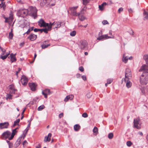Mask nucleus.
<instances>
[{
  "label": "nucleus",
  "mask_w": 148,
  "mask_h": 148,
  "mask_svg": "<svg viewBox=\"0 0 148 148\" xmlns=\"http://www.w3.org/2000/svg\"><path fill=\"white\" fill-rule=\"evenodd\" d=\"M140 82L143 85H146L148 82V74L143 73L140 77Z\"/></svg>",
  "instance_id": "obj_1"
},
{
  "label": "nucleus",
  "mask_w": 148,
  "mask_h": 148,
  "mask_svg": "<svg viewBox=\"0 0 148 148\" xmlns=\"http://www.w3.org/2000/svg\"><path fill=\"white\" fill-rule=\"evenodd\" d=\"M29 14L34 17L36 16L37 10L36 7H30L28 9Z\"/></svg>",
  "instance_id": "obj_2"
},
{
  "label": "nucleus",
  "mask_w": 148,
  "mask_h": 148,
  "mask_svg": "<svg viewBox=\"0 0 148 148\" xmlns=\"http://www.w3.org/2000/svg\"><path fill=\"white\" fill-rule=\"evenodd\" d=\"M52 26L54 28L59 27L61 26V24L59 22H54L52 23H50L48 27V30H51Z\"/></svg>",
  "instance_id": "obj_3"
},
{
  "label": "nucleus",
  "mask_w": 148,
  "mask_h": 148,
  "mask_svg": "<svg viewBox=\"0 0 148 148\" xmlns=\"http://www.w3.org/2000/svg\"><path fill=\"white\" fill-rule=\"evenodd\" d=\"M132 77V73L131 71L129 69H126L125 71V77L124 79H125V80L127 79H130Z\"/></svg>",
  "instance_id": "obj_4"
},
{
  "label": "nucleus",
  "mask_w": 148,
  "mask_h": 148,
  "mask_svg": "<svg viewBox=\"0 0 148 148\" xmlns=\"http://www.w3.org/2000/svg\"><path fill=\"white\" fill-rule=\"evenodd\" d=\"M87 42L85 40H82L79 44V48L81 49H84L87 45Z\"/></svg>",
  "instance_id": "obj_5"
},
{
  "label": "nucleus",
  "mask_w": 148,
  "mask_h": 148,
  "mask_svg": "<svg viewBox=\"0 0 148 148\" xmlns=\"http://www.w3.org/2000/svg\"><path fill=\"white\" fill-rule=\"evenodd\" d=\"M38 25L40 27H46L47 26L48 27H48L49 26V24L48 23H47L45 22L42 19H41L38 22Z\"/></svg>",
  "instance_id": "obj_6"
},
{
  "label": "nucleus",
  "mask_w": 148,
  "mask_h": 148,
  "mask_svg": "<svg viewBox=\"0 0 148 148\" xmlns=\"http://www.w3.org/2000/svg\"><path fill=\"white\" fill-rule=\"evenodd\" d=\"M77 7H73L71 8L70 10L71 12V14L73 16H78L80 15L79 13H77L76 11V9Z\"/></svg>",
  "instance_id": "obj_7"
},
{
  "label": "nucleus",
  "mask_w": 148,
  "mask_h": 148,
  "mask_svg": "<svg viewBox=\"0 0 148 148\" xmlns=\"http://www.w3.org/2000/svg\"><path fill=\"white\" fill-rule=\"evenodd\" d=\"M21 81L23 85H25L27 84L28 80L27 78L25 76L23 75Z\"/></svg>",
  "instance_id": "obj_8"
},
{
  "label": "nucleus",
  "mask_w": 148,
  "mask_h": 148,
  "mask_svg": "<svg viewBox=\"0 0 148 148\" xmlns=\"http://www.w3.org/2000/svg\"><path fill=\"white\" fill-rule=\"evenodd\" d=\"M110 38H114V36L112 37L109 36L107 35H104L101 36L97 38V40H100L103 39H108Z\"/></svg>",
  "instance_id": "obj_9"
},
{
  "label": "nucleus",
  "mask_w": 148,
  "mask_h": 148,
  "mask_svg": "<svg viewBox=\"0 0 148 148\" xmlns=\"http://www.w3.org/2000/svg\"><path fill=\"white\" fill-rule=\"evenodd\" d=\"M11 134V133L10 132L7 131L4 132L2 134V136L3 138H8L10 140L9 138L11 137V136H10Z\"/></svg>",
  "instance_id": "obj_10"
},
{
  "label": "nucleus",
  "mask_w": 148,
  "mask_h": 148,
  "mask_svg": "<svg viewBox=\"0 0 148 148\" xmlns=\"http://www.w3.org/2000/svg\"><path fill=\"white\" fill-rule=\"evenodd\" d=\"M10 92V94L14 93L15 91L16 90L15 89L14 85L13 84L10 85L9 86Z\"/></svg>",
  "instance_id": "obj_11"
},
{
  "label": "nucleus",
  "mask_w": 148,
  "mask_h": 148,
  "mask_svg": "<svg viewBox=\"0 0 148 148\" xmlns=\"http://www.w3.org/2000/svg\"><path fill=\"white\" fill-rule=\"evenodd\" d=\"M42 94L45 97L47 98V95L49 94L50 93V90L49 89H46L42 91Z\"/></svg>",
  "instance_id": "obj_12"
},
{
  "label": "nucleus",
  "mask_w": 148,
  "mask_h": 148,
  "mask_svg": "<svg viewBox=\"0 0 148 148\" xmlns=\"http://www.w3.org/2000/svg\"><path fill=\"white\" fill-rule=\"evenodd\" d=\"M9 125V123L8 122H5L0 124V128L3 129L8 128Z\"/></svg>",
  "instance_id": "obj_13"
},
{
  "label": "nucleus",
  "mask_w": 148,
  "mask_h": 148,
  "mask_svg": "<svg viewBox=\"0 0 148 148\" xmlns=\"http://www.w3.org/2000/svg\"><path fill=\"white\" fill-rule=\"evenodd\" d=\"M29 85L32 91H34L36 89V85L34 83H29Z\"/></svg>",
  "instance_id": "obj_14"
},
{
  "label": "nucleus",
  "mask_w": 148,
  "mask_h": 148,
  "mask_svg": "<svg viewBox=\"0 0 148 148\" xmlns=\"http://www.w3.org/2000/svg\"><path fill=\"white\" fill-rule=\"evenodd\" d=\"M130 79H127L125 80V79H124L125 82L126 83V86L127 88H129L131 87L132 83L129 80Z\"/></svg>",
  "instance_id": "obj_15"
},
{
  "label": "nucleus",
  "mask_w": 148,
  "mask_h": 148,
  "mask_svg": "<svg viewBox=\"0 0 148 148\" xmlns=\"http://www.w3.org/2000/svg\"><path fill=\"white\" fill-rule=\"evenodd\" d=\"M16 55V54H13L12 53L10 54V61L12 63L15 62L16 61V59L15 57Z\"/></svg>",
  "instance_id": "obj_16"
},
{
  "label": "nucleus",
  "mask_w": 148,
  "mask_h": 148,
  "mask_svg": "<svg viewBox=\"0 0 148 148\" xmlns=\"http://www.w3.org/2000/svg\"><path fill=\"white\" fill-rule=\"evenodd\" d=\"M52 134L51 133H49L47 136H46L44 138V141L45 142L47 141L49 142L51 140V136Z\"/></svg>",
  "instance_id": "obj_17"
},
{
  "label": "nucleus",
  "mask_w": 148,
  "mask_h": 148,
  "mask_svg": "<svg viewBox=\"0 0 148 148\" xmlns=\"http://www.w3.org/2000/svg\"><path fill=\"white\" fill-rule=\"evenodd\" d=\"M141 71H145L148 72V65L144 64L143 65L140 69Z\"/></svg>",
  "instance_id": "obj_18"
},
{
  "label": "nucleus",
  "mask_w": 148,
  "mask_h": 148,
  "mask_svg": "<svg viewBox=\"0 0 148 148\" xmlns=\"http://www.w3.org/2000/svg\"><path fill=\"white\" fill-rule=\"evenodd\" d=\"M37 35L34 34H31L28 37V38L31 41H33L36 39L37 38Z\"/></svg>",
  "instance_id": "obj_19"
},
{
  "label": "nucleus",
  "mask_w": 148,
  "mask_h": 148,
  "mask_svg": "<svg viewBox=\"0 0 148 148\" xmlns=\"http://www.w3.org/2000/svg\"><path fill=\"white\" fill-rule=\"evenodd\" d=\"M143 14L144 19L145 20H148V11L144 10Z\"/></svg>",
  "instance_id": "obj_20"
},
{
  "label": "nucleus",
  "mask_w": 148,
  "mask_h": 148,
  "mask_svg": "<svg viewBox=\"0 0 148 148\" xmlns=\"http://www.w3.org/2000/svg\"><path fill=\"white\" fill-rule=\"evenodd\" d=\"M18 129V128H16L15 129L12 130V134L11 135V137L9 138L10 140L12 139L14 137V136L17 132L16 130Z\"/></svg>",
  "instance_id": "obj_21"
},
{
  "label": "nucleus",
  "mask_w": 148,
  "mask_h": 148,
  "mask_svg": "<svg viewBox=\"0 0 148 148\" xmlns=\"http://www.w3.org/2000/svg\"><path fill=\"white\" fill-rule=\"evenodd\" d=\"M73 96L72 95L67 96L64 99V101H67L69 99L72 100L73 98Z\"/></svg>",
  "instance_id": "obj_22"
},
{
  "label": "nucleus",
  "mask_w": 148,
  "mask_h": 148,
  "mask_svg": "<svg viewBox=\"0 0 148 148\" xmlns=\"http://www.w3.org/2000/svg\"><path fill=\"white\" fill-rule=\"evenodd\" d=\"M10 51H9L6 54V55L5 56H3V55H0V58L2 59L3 60H5L6 59L8 56L10 55Z\"/></svg>",
  "instance_id": "obj_23"
},
{
  "label": "nucleus",
  "mask_w": 148,
  "mask_h": 148,
  "mask_svg": "<svg viewBox=\"0 0 148 148\" xmlns=\"http://www.w3.org/2000/svg\"><path fill=\"white\" fill-rule=\"evenodd\" d=\"M21 14L25 16L29 14V12L27 9H24L21 11Z\"/></svg>",
  "instance_id": "obj_24"
},
{
  "label": "nucleus",
  "mask_w": 148,
  "mask_h": 148,
  "mask_svg": "<svg viewBox=\"0 0 148 148\" xmlns=\"http://www.w3.org/2000/svg\"><path fill=\"white\" fill-rule=\"evenodd\" d=\"M134 127L137 129L138 128V121L137 119H134Z\"/></svg>",
  "instance_id": "obj_25"
},
{
  "label": "nucleus",
  "mask_w": 148,
  "mask_h": 148,
  "mask_svg": "<svg viewBox=\"0 0 148 148\" xmlns=\"http://www.w3.org/2000/svg\"><path fill=\"white\" fill-rule=\"evenodd\" d=\"M128 60V58L127 56H125V53L123 54V57L122 59V61L125 63H126Z\"/></svg>",
  "instance_id": "obj_26"
},
{
  "label": "nucleus",
  "mask_w": 148,
  "mask_h": 148,
  "mask_svg": "<svg viewBox=\"0 0 148 148\" xmlns=\"http://www.w3.org/2000/svg\"><path fill=\"white\" fill-rule=\"evenodd\" d=\"M49 42V41L48 40H47V41H44L43 42V44L41 45V47H42V49H45L46 48H47L48 47H49V46H50V44H48V45H45V44H44V43H45V42Z\"/></svg>",
  "instance_id": "obj_27"
},
{
  "label": "nucleus",
  "mask_w": 148,
  "mask_h": 148,
  "mask_svg": "<svg viewBox=\"0 0 148 148\" xmlns=\"http://www.w3.org/2000/svg\"><path fill=\"white\" fill-rule=\"evenodd\" d=\"M80 128V126L78 124H76L74 126V130L76 131H78Z\"/></svg>",
  "instance_id": "obj_28"
},
{
  "label": "nucleus",
  "mask_w": 148,
  "mask_h": 148,
  "mask_svg": "<svg viewBox=\"0 0 148 148\" xmlns=\"http://www.w3.org/2000/svg\"><path fill=\"white\" fill-rule=\"evenodd\" d=\"M5 22L8 23L10 22V20L12 21L13 19L12 16V15H10V16L9 18H5Z\"/></svg>",
  "instance_id": "obj_29"
},
{
  "label": "nucleus",
  "mask_w": 148,
  "mask_h": 148,
  "mask_svg": "<svg viewBox=\"0 0 148 148\" xmlns=\"http://www.w3.org/2000/svg\"><path fill=\"white\" fill-rule=\"evenodd\" d=\"M143 59L145 60L146 64H148V55L144 56Z\"/></svg>",
  "instance_id": "obj_30"
},
{
  "label": "nucleus",
  "mask_w": 148,
  "mask_h": 148,
  "mask_svg": "<svg viewBox=\"0 0 148 148\" xmlns=\"http://www.w3.org/2000/svg\"><path fill=\"white\" fill-rule=\"evenodd\" d=\"M1 8H2L3 10H5V9L6 5H5V3L2 2L1 4Z\"/></svg>",
  "instance_id": "obj_31"
},
{
  "label": "nucleus",
  "mask_w": 148,
  "mask_h": 148,
  "mask_svg": "<svg viewBox=\"0 0 148 148\" xmlns=\"http://www.w3.org/2000/svg\"><path fill=\"white\" fill-rule=\"evenodd\" d=\"M83 4L86 5L91 0H82Z\"/></svg>",
  "instance_id": "obj_32"
},
{
  "label": "nucleus",
  "mask_w": 148,
  "mask_h": 148,
  "mask_svg": "<svg viewBox=\"0 0 148 148\" xmlns=\"http://www.w3.org/2000/svg\"><path fill=\"white\" fill-rule=\"evenodd\" d=\"M48 31L49 30H48V28L47 29L45 28L43 29H41V30H40V31L41 32H44L45 33H48Z\"/></svg>",
  "instance_id": "obj_33"
},
{
  "label": "nucleus",
  "mask_w": 148,
  "mask_h": 148,
  "mask_svg": "<svg viewBox=\"0 0 148 148\" xmlns=\"http://www.w3.org/2000/svg\"><path fill=\"white\" fill-rule=\"evenodd\" d=\"M12 95H11L10 93V94H8L6 95V99L7 100L8 99H12Z\"/></svg>",
  "instance_id": "obj_34"
},
{
  "label": "nucleus",
  "mask_w": 148,
  "mask_h": 148,
  "mask_svg": "<svg viewBox=\"0 0 148 148\" xmlns=\"http://www.w3.org/2000/svg\"><path fill=\"white\" fill-rule=\"evenodd\" d=\"M113 134L112 133H110L108 136V138L110 139H112L113 137Z\"/></svg>",
  "instance_id": "obj_35"
},
{
  "label": "nucleus",
  "mask_w": 148,
  "mask_h": 148,
  "mask_svg": "<svg viewBox=\"0 0 148 148\" xmlns=\"http://www.w3.org/2000/svg\"><path fill=\"white\" fill-rule=\"evenodd\" d=\"M92 93L91 92H88L86 94V96L87 98L88 99H89L91 97L92 95Z\"/></svg>",
  "instance_id": "obj_36"
},
{
  "label": "nucleus",
  "mask_w": 148,
  "mask_h": 148,
  "mask_svg": "<svg viewBox=\"0 0 148 148\" xmlns=\"http://www.w3.org/2000/svg\"><path fill=\"white\" fill-rule=\"evenodd\" d=\"M45 108V106L43 105H42L40 106L38 108V110L39 111H40L42 110Z\"/></svg>",
  "instance_id": "obj_37"
},
{
  "label": "nucleus",
  "mask_w": 148,
  "mask_h": 148,
  "mask_svg": "<svg viewBox=\"0 0 148 148\" xmlns=\"http://www.w3.org/2000/svg\"><path fill=\"white\" fill-rule=\"evenodd\" d=\"M20 119H18L16 120L14 122V123L13 125V126H14L18 124V123H19L20 121Z\"/></svg>",
  "instance_id": "obj_38"
},
{
  "label": "nucleus",
  "mask_w": 148,
  "mask_h": 148,
  "mask_svg": "<svg viewBox=\"0 0 148 148\" xmlns=\"http://www.w3.org/2000/svg\"><path fill=\"white\" fill-rule=\"evenodd\" d=\"M85 17L83 16H79V19L82 21L84 20L85 19Z\"/></svg>",
  "instance_id": "obj_39"
},
{
  "label": "nucleus",
  "mask_w": 148,
  "mask_h": 148,
  "mask_svg": "<svg viewBox=\"0 0 148 148\" xmlns=\"http://www.w3.org/2000/svg\"><path fill=\"white\" fill-rule=\"evenodd\" d=\"M98 131V129L97 127H95L94 128L93 132L94 133H96V134H97V132Z\"/></svg>",
  "instance_id": "obj_40"
},
{
  "label": "nucleus",
  "mask_w": 148,
  "mask_h": 148,
  "mask_svg": "<svg viewBox=\"0 0 148 148\" xmlns=\"http://www.w3.org/2000/svg\"><path fill=\"white\" fill-rule=\"evenodd\" d=\"M0 49L1 50L2 52L1 55H4L6 52V50L5 49H3L0 46Z\"/></svg>",
  "instance_id": "obj_41"
},
{
  "label": "nucleus",
  "mask_w": 148,
  "mask_h": 148,
  "mask_svg": "<svg viewBox=\"0 0 148 148\" xmlns=\"http://www.w3.org/2000/svg\"><path fill=\"white\" fill-rule=\"evenodd\" d=\"M29 129V128L27 127V128L25 129V130L24 131V133H23V134H24V138L26 136V134L27 133V132L28 131Z\"/></svg>",
  "instance_id": "obj_42"
},
{
  "label": "nucleus",
  "mask_w": 148,
  "mask_h": 148,
  "mask_svg": "<svg viewBox=\"0 0 148 148\" xmlns=\"http://www.w3.org/2000/svg\"><path fill=\"white\" fill-rule=\"evenodd\" d=\"M34 29V27H32L31 28H30L29 29H28V30H27V31L25 33H26L27 34H29V32L33 30Z\"/></svg>",
  "instance_id": "obj_43"
},
{
  "label": "nucleus",
  "mask_w": 148,
  "mask_h": 148,
  "mask_svg": "<svg viewBox=\"0 0 148 148\" xmlns=\"http://www.w3.org/2000/svg\"><path fill=\"white\" fill-rule=\"evenodd\" d=\"M76 33V32L75 31H73L70 33V35L72 36H75Z\"/></svg>",
  "instance_id": "obj_44"
},
{
  "label": "nucleus",
  "mask_w": 148,
  "mask_h": 148,
  "mask_svg": "<svg viewBox=\"0 0 148 148\" xmlns=\"http://www.w3.org/2000/svg\"><path fill=\"white\" fill-rule=\"evenodd\" d=\"M13 34L12 32H10L9 33V38L10 39H12L13 37Z\"/></svg>",
  "instance_id": "obj_45"
},
{
  "label": "nucleus",
  "mask_w": 148,
  "mask_h": 148,
  "mask_svg": "<svg viewBox=\"0 0 148 148\" xmlns=\"http://www.w3.org/2000/svg\"><path fill=\"white\" fill-rule=\"evenodd\" d=\"M104 6L101 4L100 5H99V8L100 10L102 11L104 9Z\"/></svg>",
  "instance_id": "obj_46"
},
{
  "label": "nucleus",
  "mask_w": 148,
  "mask_h": 148,
  "mask_svg": "<svg viewBox=\"0 0 148 148\" xmlns=\"http://www.w3.org/2000/svg\"><path fill=\"white\" fill-rule=\"evenodd\" d=\"M102 23L103 25H105L106 24H108L109 23L108 22V21L106 20H103L102 22Z\"/></svg>",
  "instance_id": "obj_47"
},
{
  "label": "nucleus",
  "mask_w": 148,
  "mask_h": 148,
  "mask_svg": "<svg viewBox=\"0 0 148 148\" xmlns=\"http://www.w3.org/2000/svg\"><path fill=\"white\" fill-rule=\"evenodd\" d=\"M82 116L84 118H86L88 116V115L87 113L84 112L82 114Z\"/></svg>",
  "instance_id": "obj_48"
},
{
  "label": "nucleus",
  "mask_w": 148,
  "mask_h": 148,
  "mask_svg": "<svg viewBox=\"0 0 148 148\" xmlns=\"http://www.w3.org/2000/svg\"><path fill=\"white\" fill-rule=\"evenodd\" d=\"M126 144L127 145L128 147H130L131 146V145L132 144V143L130 141H128L127 143Z\"/></svg>",
  "instance_id": "obj_49"
},
{
  "label": "nucleus",
  "mask_w": 148,
  "mask_h": 148,
  "mask_svg": "<svg viewBox=\"0 0 148 148\" xmlns=\"http://www.w3.org/2000/svg\"><path fill=\"white\" fill-rule=\"evenodd\" d=\"M113 81L112 79H108L107 80V82L108 84H110Z\"/></svg>",
  "instance_id": "obj_50"
},
{
  "label": "nucleus",
  "mask_w": 148,
  "mask_h": 148,
  "mask_svg": "<svg viewBox=\"0 0 148 148\" xmlns=\"http://www.w3.org/2000/svg\"><path fill=\"white\" fill-rule=\"evenodd\" d=\"M27 141L25 140L24 141H23V147H24L25 146H26V145H27Z\"/></svg>",
  "instance_id": "obj_51"
},
{
  "label": "nucleus",
  "mask_w": 148,
  "mask_h": 148,
  "mask_svg": "<svg viewBox=\"0 0 148 148\" xmlns=\"http://www.w3.org/2000/svg\"><path fill=\"white\" fill-rule=\"evenodd\" d=\"M123 9L122 8H121L119 9L118 12L119 13H120L121 12L123 11Z\"/></svg>",
  "instance_id": "obj_52"
},
{
  "label": "nucleus",
  "mask_w": 148,
  "mask_h": 148,
  "mask_svg": "<svg viewBox=\"0 0 148 148\" xmlns=\"http://www.w3.org/2000/svg\"><path fill=\"white\" fill-rule=\"evenodd\" d=\"M79 70L81 71L82 72H83L84 71V69L82 66H80L79 68Z\"/></svg>",
  "instance_id": "obj_53"
},
{
  "label": "nucleus",
  "mask_w": 148,
  "mask_h": 148,
  "mask_svg": "<svg viewBox=\"0 0 148 148\" xmlns=\"http://www.w3.org/2000/svg\"><path fill=\"white\" fill-rule=\"evenodd\" d=\"M63 116V114L62 113H61L59 115V117L60 118H61Z\"/></svg>",
  "instance_id": "obj_54"
},
{
  "label": "nucleus",
  "mask_w": 148,
  "mask_h": 148,
  "mask_svg": "<svg viewBox=\"0 0 148 148\" xmlns=\"http://www.w3.org/2000/svg\"><path fill=\"white\" fill-rule=\"evenodd\" d=\"M40 30H41V29L35 28L34 30L35 32H37L38 31H40Z\"/></svg>",
  "instance_id": "obj_55"
},
{
  "label": "nucleus",
  "mask_w": 148,
  "mask_h": 148,
  "mask_svg": "<svg viewBox=\"0 0 148 148\" xmlns=\"http://www.w3.org/2000/svg\"><path fill=\"white\" fill-rule=\"evenodd\" d=\"M82 77L83 80L85 81L86 80V77L85 75H83Z\"/></svg>",
  "instance_id": "obj_56"
},
{
  "label": "nucleus",
  "mask_w": 148,
  "mask_h": 148,
  "mask_svg": "<svg viewBox=\"0 0 148 148\" xmlns=\"http://www.w3.org/2000/svg\"><path fill=\"white\" fill-rule=\"evenodd\" d=\"M49 1V0H43V2L45 3H47V4Z\"/></svg>",
  "instance_id": "obj_57"
},
{
  "label": "nucleus",
  "mask_w": 148,
  "mask_h": 148,
  "mask_svg": "<svg viewBox=\"0 0 148 148\" xmlns=\"http://www.w3.org/2000/svg\"><path fill=\"white\" fill-rule=\"evenodd\" d=\"M49 5L51 6H53L54 5H55V4L54 3H48V4Z\"/></svg>",
  "instance_id": "obj_58"
},
{
  "label": "nucleus",
  "mask_w": 148,
  "mask_h": 148,
  "mask_svg": "<svg viewBox=\"0 0 148 148\" xmlns=\"http://www.w3.org/2000/svg\"><path fill=\"white\" fill-rule=\"evenodd\" d=\"M31 121H30L29 123V124H28V125H27V127L29 128L30 127V125H31Z\"/></svg>",
  "instance_id": "obj_59"
},
{
  "label": "nucleus",
  "mask_w": 148,
  "mask_h": 148,
  "mask_svg": "<svg viewBox=\"0 0 148 148\" xmlns=\"http://www.w3.org/2000/svg\"><path fill=\"white\" fill-rule=\"evenodd\" d=\"M80 74H77L76 75V77L77 78H79V77H80Z\"/></svg>",
  "instance_id": "obj_60"
},
{
  "label": "nucleus",
  "mask_w": 148,
  "mask_h": 148,
  "mask_svg": "<svg viewBox=\"0 0 148 148\" xmlns=\"http://www.w3.org/2000/svg\"><path fill=\"white\" fill-rule=\"evenodd\" d=\"M25 110H26V108H25L24 109V110L22 112V115H23L24 113V112Z\"/></svg>",
  "instance_id": "obj_61"
},
{
  "label": "nucleus",
  "mask_w": 148,
  "mask_h": 148,
  "mask_svg": "<svg viewBox=\"0 0 148 148\" xmlns=\"http://www.w3.org/2000/svg\"><path fill=\"white\" fill-rule=\"evenodd\" d=\"M102 4V5L104 6V5H106L107 4L106 2H104Z\"/></svg>",
  "instance_id": "obj_62"
},
{
  "label": "nucleus",
  "mask_w": 148,
  "mask_h": 148,
  "mask_svg": "<svg viewBox=\"0 0 148 148\" xmlns=\"http://www.w3.org/2000/svg\"><path fill=\"white\" fill-rule=\"evenodd\" d=\"M128 11L130 13H131L132 12V10L131 9L128 10Z\"/></svg>",
  "instance_id": "obj_63"
},
{
  "label": "nucleus",
  "mask_w": 148,
  "mask_h": 148,
  "mask_svg": "<svg viewBox=\"0 0 148 148\" xmlns=\"http://www.w3.org/2000/svg\"><path fill=\"white\" fill-rule=\"evenodd\" d=\"M19 73V71H17L16 72V75L17 77H18V73Z\"/></svg>",
  "instance_id": "obj_64"
}]
</instances>
